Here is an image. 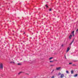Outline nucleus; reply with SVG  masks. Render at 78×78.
<instances>
[{
	"mask_svg": "<svg viewBox=\"0 0 78 78\" xmlns=\"http://www.w3.org/2000/svg\"><path fill=\"white\" fill-rule=\"evenodd\" d=\"M72 64H73L72 62H70L69 63V65Z\"/></svg>",
	"mask_w": 78,
	"mask_h": 78,
	"instance_id": "4468645a",
	"label": "nucleus"
},
{
	"mask_svg": "<svg viewBox=\"0 0 78 78\" xmlns=\"http://www.w3.org/2000/svg\"><path fill=\"white\" fill-rule=\"evenodd\" d=\"M75 66V64H73V65H72V66Z\"/></svg>",
	"mask_w": 78,
	"mask_h": 78,
	"instance_id": "f3484780",
	"label": "nucleus"
},
{
	"mask_svg": "<svg viewBox=\"0 0 78 78\" xmlns=\"http://www.w3.org/2000/svg\"><path fill=\"white\" fill-rule=\"evenodd\" d=\"M51 66H53V65H51Z\"/></svg>",
	"mask_w": 78,
	"mask_h": 78,
	"instance_id": "5701e85b",
	"label": "nucleus"
},
{
	"mask_svg": "<svg viewBox=\"0 0 78 78\" xmlns=\"http://www.w3.org/2000/svg\"><path fill=\"white\" fill-rule=\"evenodd\" d=\"M63 44L62 45V47H63Z\"/></svg>",
	"mask_w": 78,
	"mask_h": 78,
	"instance_id": "412c9836",
	"label": "nucleus"
},
{
	"mask_svg": "<svg viewBox=\"0 0 78 78\" xmlns=\"http://www.w3.org/2000/svg\"><path fill=\"white\" fill-rule=\"evenodd\" d=\"M10 63H12L13 64H14V62H10Z\"/></svg>",
	"mask_w": 78,
	"mask_h": 78,
	"instance_id": "ddd939ff",
	"label": "nucleus"
},
{
	"mask_svg": "<svg viewBox=\"0 0 78 78\" xmlns=\"http://www.w3.org/2000/svg\"><path fill=\"white\" fill-rule=\"evenodd\" d=\"M65 58L66 59V56H65Z\"/></svg>",
	"mask_w": 78,
	"mask_h": 78,
	"instance_id": "b1692460",
	"label": "nucleus"
},
{
	"mask_svg": "<svg viewBox=\"0 0 78 78\" xmlns=\"http://www.w3.org/2000/svg\"><path fill=\"white\" fill-rule=\"evenodd\" d=\"M71 72V74H73V70H72Z\"/></svg>",
	"mask_w": 78,
	"mask_h": 78,
	"instance_id": "6e6552de",
	"label": "nucleus"
},
{
	"mask_svg": "<svg viewBox=\"0 0 78 78\" xmlns=\"http://www.w3.org/2000/svg\"><path fill=\"white\" fill-rule=\"evenodd\" d=\"M45 6H46V7L47 8H48V5H45Z\"/></svg>",
	"mask_w": 78,
	"mask_h": 78,
	"instance_id": "9d476101",
	"label": "nucleus"
},
{
	"mask_svg": "<svg viewBox=\"0 0 78 78\" xmlns=\"http://www.w3.org/2000/svg\"><path fill=\"white\" fill-rule=\"evenodd\" d=\"M51 78H55V76H53L51 77Z\"/></svg>",
	"mask_w": 78,
	"mask_h": 78,
	"instance_id": "dca6fc26",
	"label": "nucleus"
},
{
	"mask_svg": "<svg viewBox=\"0 0 78 78\" xmlns=\"http://www.w3.org/2000/svg\"><path fill=\"white\" fill-rule=\"evenodd\" d=\"M49 11H51V9H49Z\"/></svg>",
	"mask_w": 78,
	"mask_h": 78,
	"instance_id": "aec40b11",
	"label": "nucleus"
},
{
	"mask_svg": "<svg viewBox=\"0 0 78 78\" xmlns=\"http://www.w3.org/2000/svg\"><path fill=\"white\" fill-rule=\"evenodd\" d=\"M69 50H70V48H69V47H68L67 48V50L66 51V52L67 53V52H68V51H69Z\"/></svg>",
	"mask_w": 78,
	"mask_h": 78,
	"instance_id": "39448f33",
	"label": "nucleus"
},
{
	"mask_svg": "<svg viewBox=\"0 0 78 78\" xmlns=\"http://www.w3.org/2000/svg\"><path fill=\"white\" fill-rule=\"evenodd\" d=\"M53 57H51L49 58V60L51 59H53Z\"/></svg>",
	"mask_w": 78,
	"mask_h": 78,
	"instance_id": "f8f14e48",
	"label": "nucleus"
},
{
	"mask_svg": "<svg viewBox=\"0 0 78 78\" xmlns=\"http://www.w3.org/2000/svg\"><path fill=\"white\" fill-rule=\"evenodd\" d=\"M63 77H64V75L63 74H61L60 76V78H63Z\"/></svg>",
	"mask_w": 78,
	"mask_h": 78,
	"instance_id": "20e7f679",
	"label": "nucleus"
},
{
	"mask_svg": "<svg viewBox=\"0 0 78 78\" xmlns=\"http://www.w3.org/2000/svg\"><path fill=\"white\" fill-rule=\"evenodd\" d=\"M54 60L55 61H58V60Z\"/></svg>",
	"mask_w": 78,
	"mask_h": 78,
	"instance_id": "4be33fe9",
	"label": "nucleus"
},
{
	"mask_svg": "<svg viewBox=\"0 0 78 78\" xmlns=\"http://www.w3.org/2000/svg\"><path fill=\"white\" fill-rule=\"evenodd\" d=\"M17 64H18V65H21V64H20V63H18Z\"/></svg>",
	"mask_w": 78,
	"mask_h": 78,
	"instance_id": "a211bd4d",
	"label": "nucleus"
},
{
	"mask_svg": "<svg viewBox=\"0 0 78 78\" xmlns=\"http://www.w3.org/2000/svg\"><path fill=\"white\" fill-rule=\"evenodd\" d=\"M66 73H69V71H67V70H66Z\"/></svg>",
	"mask_w": 78,
	"mask_h": 78,
	"instance_id": "9b49d317",
	"label": "nucleus"
},
{
	"mask_svg": "<svg viewBox=\"0 0 78 78\" xmlns=\"http://www.w3.org/2000/svg\"><path fill=\"white\" fill-rule=\"evenodd\" d=\"M3 64L2 63H1L0 64V69H2V70H3Z\"/></svg>",
	"mask_w": 78,
	"mask_h": 78,
	"instance_id": "f03ea898",
	"label": "nucleus"
},
{
	"mask_svg": "<svg viewBox=\"0 0 78 78\" xmlns=\"http://www.w3.org/2000/svg\"><path fill=\"white\" fill-rule=\"evenodd\" d=\"M61 75V73H58V75Z\"/></svg>",
	"mask_w": 78,
	"mask_h": 78,
	"instance_id": "2eb2a0df",
	"label": "nucleus"
},
{
	"mask_svg": "<svg viewBox=\"0 0 78 78\" xmlns=\"http://www.w3.org/2000/svg\"><path fill=\"white\" fill-rule=\"evenodd\" d=\"M61 67H57L56 68V70H61Z\"/></svg>",
	"mask_w": 78,
	"mask_h": 78,
	"instance_id": "7ed1b4c3",
	"label": "nucleus"
},
{
	"mask_svg": "<svg viewBox=\"0 0 78 78\" xmlns=\"http://www.w3.org/2000/svg\"><path fill=\"white\" fill-rule=\"evenodd\" d=\"M74 42V39H73V41H72V42H71V43H70V44H69V45H72V43Z\"/></svg>",
	"mask_w": 78,
	"mask_h": 78,
	"instance_id": "423d86ee",
	"label": "nucleus"
},
{
	"mask_svg": "<svg viewBox=\"0 0 78 78\" xmlns=\"http://www.w3.org/2000/svg\"><path fill=\"white\" fill-rule=\"evenodd\" d=\"M22 72H20V73H18V75H20V74H21V73H22Z\"/></svg>",
	"mask_w": 78,
	"mask_h": 78,
	"instance_id": "1a4fd4ad",
	"label": "nucleus"
},
{
	"mask_svg": "<svg viewBox=\"0 0 78 78\" xmlns=\"http://www.w3.org/2000/svg\"><path fill=\"white\" fill-rule=\"evenodd\" d=\"M53 61H50V62H53Z\"/></svg>",
	"mask_w": 78,
	"mask_h": 78,
	"instance_id": "6ab92c4d",
	"label": "nucleus"
},
{
	"mask_svg": "<svg viewBox=\"0 0 78 78\" xmlns=\"http://www.w3.org/2000/svg\"><path fill=\"white\" fill-rule=\"evenodd\" d=\"M74 32H75V31H73L71 32V34L70 35V36L69 37V39H71V38L72 37L73 35V36H74Z\"/></svg>",
	"mask_w": 78,
	"mask_h": 78,
	"instance_id": "f257e3e1",
	"label": "nucleus"
},
{
	"mask_svg": "<svg viewBox=\"0 0 78 78\" xmlns=\"http://www.w3.org/2000/svg\"><path fill=\"white\" fill-rule=\"evenodd\" d=\"M78 76V74H75V75H74V77H76V76Z\"/></svg>",
	"mask_w": 78,
	"mask_h": 78,
	"instance_id": "0eeeda50",
	"label": "nucleus"
}]
</instances>
